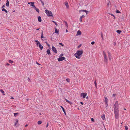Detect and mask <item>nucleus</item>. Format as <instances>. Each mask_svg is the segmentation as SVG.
I'll return each mask as SVG.
<instances>
[{"label":"nucleus","instance_id":"obj_40","mask_svg":"<svg viewBox=\"0 0 130 130\" xmlns=\"http://www.w3.org/2000/svg\"><path fill=\"white\" fill-rule=\"evenodd\" d=\"M94 84H95V86L96 88H97V83L96 82L95 80L94 82Z\"/></svg>","mask_w":130,"mask_h":130},{"label":"nucleus","instance_id":"obj_11","mask_svg":"<svg viewBox=\"0 0 130 130\" xmlns=\"http://www.w3.org/2000/svg\"><path fill=\"white\" fill-rule=\"evenodd\" d=\"M85 17V15H83L80 17L79 18V21L80 22H82V18H84Z\"/></svg>","mask_w":130,"mask_h":130},{"label":"nucleus","instance_id":"obj_16","mask_svg":"<svg viewBox=\"0 0 130 130\" xmlns=\"http://www.w3.org/2000/svg\"><path fill=\"white\" fill-rule=\"evenodd\" d=\"M35 42L37 43L36 44L37 45V46H38V44L40 43V42L37 40H35Z\"/></svg>","mask_w":130,"mask_h":130},{"label":"nucleus","instance_id":"obj_29","mask_svg":"<svg viewBox=\"0 0 130 130\" xmlns=\"http://www.w3.org/2000/svg\"><path fill=\"white\" fill-rule=\"evenodd\" d=\"M14 116L15 117H16L18 115V113H14Z\"/></svg>","mask_w":130,"mask_h":130},{"label":"nucleus","instance_id":"obj_19","mask_svg":"<svg viewBox=\"0 0 130 130\" xmlns=\"http://www.w3.org/2000/svg\"><path fill=\"white\" fill-rule=\"evenodd\" d=\"M61 108L62 109V111L65 114H66V111L64 110V108L62 106H61Z\"/></svg>","mask_w":130,"mask_h":130},{"label":"nucleus","instance_id":"obj_56","mask_svg":"<svg viewBox=\"0 0 130 130\" xmlns=\"http://www.w3.org/2000/svg\"><path fill=\"white\" fill-rule=\"evenodd\" d=\"M113 17L114 18V19H116V17H115V16Z\"/></svg>","mask_w":130,"mask_h":130},{"label":"nucleus","instance_id":"obj_25","mask_svg":"<svg viewBox=\"0 0 130 130\" xmlns=\"http://www.w3.org/2000/svg\"><path fill=\"white\" fill-rule=\"evenodd\" d=\"M105 102H108V99L106 97H105Z\"/></svg>","mask_w":130,"mask_h":130},{"label":"nucleus","instance_id":"obj_62","mask_svg":"<svg viewBox=\"0 0 130 130\" xmlns=\"http://www.w3.org/2000/svg\"><path fill=\"white\" fill-rule=\"evenodd\" d=\"M124 110H126V109H125V108H124Z\"/></svg>","mask_w":130,"mask_h":130},{"label":"nucleus","instance_id":"obj_57","mask_svg":"<svg viewBox=\"0 0 130 130\" xmlns=\"http://www.w3.org/2000/svg\"><path fill=\"white\" fill-rule=\"evenodd\" d=\"M63 54H61V55H61V56H63Z\"/></svg>","mask_w":130,"mask_h":130},{"label":"nucleus","instance_id":"obj_22","mask_svg":"<svg viewBox=\"0 0 130 130\" xmlns=\"http://www.w3.org/2000/svg\"><path fill=\"white\" fill-rule=\"evenodd\" d=\"M55 33H57L58 34H59V31L58 30H57V29H56Z\"/></svg>","mask_w":130,"mask_h":130},{"label":"nucleus","instance_id":"obj_7","mask_svg":"<svg viewBox=\"0 0 130 130\" xmlns=\"http://www.w3.org/2000/svg\"><path fill=\"white\" fill-rule=\"evenodd\" d=\"M107 53L108 54V56L109 57L110 60H111V55L110 52L109 51L107 52Z\"/></svg>","mask_w":130,"mask_h":130},{"label":"nucleus","instance_id":"obj_24","mask_svg":"<svg viewBox=\"0 0 130 130\" xmlns=\"http://www.w3.org/2000/svg\"><path fill=\"white\" fill-rule=\"evenodd\" d=\"M2 11H4L6 13H7L8 12L7 11L5 8H3L2 9Z\"/></svg>","mask_w":130,"mask_h":130},{"label":"nucleus","instance_id":"obj_18","mask_svg":"<svg viewBox=\"0 0 130 130\" xmlns=\"http://www.w3.org/2000/svg\"><path fill=\"white\" fill-rule=\"evenodd\" d=\"M65 100L67 102H68V103H69L70 104H71L72 103V102H71L70 101H69V100H67V99H65Z\"/></svg>","mask_w":130,"mask_h":130},{"label":"nucleus","instance_id":"obj_13","mask_svg":"<svg viewBox=\"0 0 130 130\" xmlns=\"http://www.w3.org/2000/svg\"><path fill=\"white\" fill-rule=\"evenodd\" d=\"M81 33H81V31H80L79 30L77 32V35L79 36L81 35Z\"/></svg>","mask_w":130,"mask_h":130},{"label":"nucleus","instance_id":"obj_5","mask_svg":"<svg viewBox=\"0 0 130 130\" xmlns=\"http://www.w3.org/2000/svg\"><path fill=\"white\" fill-rule=\"evenodd\" d=\"M52 49L53 52H54L55 53H57V51L56 50V48L53 46H52Z\"/></svg>","mask_w":130,"mask_h":130},{"label":"nucleus","instance_id":"obj_46","mask_svg":"<svg viewBox=\"0 0 130 130\" xmlns=\"http://www.w3.org/2000/svg\"><path fill=\"white\" fill-rule=\"evenodd\" d=\"M91 120L92 121L94 122V119L93 118H91Z\"/></svg>","mask_w":130,"mask_h":130},{"label":"nucleus","instance_id":"obj_52","mask_svg":"<svg viewBox=\"0 0 130 130\" xmlns=\"http://www.w3.org/2000/svg\"><path fill=\"white\" fill-rule=\"evenodd\" d=\"M111 15L112 16H113V17H114L115 16V15L113 14H111Z\"/></svg>","mask_w":130,"mask_h":130},{"label":"nucleus","instance_id":"obj_17","mask_svg":"<svg viewBox=\"0 0 130 130\" xmlns=\"http://www.w3.org/2000/svg\"><path fill=\"white\" fill-rule=\"evenodd\" d=\"M46 52L48 55L51 54V53L50 50L49 49H47V50Z\"/></svg>","mask_w":130,"mask_h":130},{"label":"nucleus","instance_id":"obj_39","mask_svg":"<svg viewBox=\"0 0 130 130\" xmlns=\"http://www.w3.org/2000/svg\"><path fill=\"white\" fill-rule=\"evenodd\" d=\"M45 43L49 47L50 46V45L47 42H45Z\"/></svg>","mask_w":130,"mask_h":130},{"label":"nucleus","instance_id":"obj_27","mask_svg":"<svg viewBox=\"0 0 130 130\" xmlns=\"http://www.w3.org/2000/svg\"><path fill=\"white\" fill-rule=\"evenodd\" d=\"M41 39L43 38H44V37H43V32L42 31L41 32Z\"/></svg>","mask_w":130,"mask_h":130},{"label":"nucleus","instance_id":"obj_26","mask_svg":"<svg viewBox=\"0 0 130 130\" xmlns=\"http://www.w3.org/2000/svg\"><path fill=\"white\" fill-rule=\"evenodd\" d=\"M35 9V10H36V11L37 12H38V13H39V10L38 8H36Z\"/></svg>","mask_w":130,"mask_h":130},{"label":"nucleus","instance_id":"obj_42","mask_svg":"<svg viewBox=\"0 0 130 130\" xmlns=\"http://www.w3.org/2000/svg\"><path fill=\"white\" fill-rule=\"evenodd\" d=\"M95 43V42L94 41H92L91 42V44H92V45H93V44L94 43Z\"/></svg>","mask_w":130,"mask_h":130},{"label":"nucleus","instance_id":"obj_28","mask_svg":"<svg viewBox=\"0 0 130 130\" xmlns=\"http://www.w3.org/2000/svg\"><path fill=\"white\" fill-rule=\"evenodd\" d=\"M64 22L65 25L67 27H68V23H67V22L66 21H64Z\"/></svg>","mask_w":130,"mask_h":130},{"label":"nucleus","instance_id":"obj_45","mask_svg":"<svg viewBox=\"0 0 130 130\" xmlns=\"http://www.w3.org/2000/svg\"><path fill=\"white\" fill-rule=\"evenodd\" d=\"M116 94H113L112 95V97H115L116 96Z\"/></svg>","mask_w":130,"mask_h":130},{"label":"nucleus","instance_id":"obj_44","mask_svg":"<svg viewBox=\"0 0 130 130\" xmlns=\"http://www.w3.org/2000/svg\"><path fill=\"white\" fill-rule=\"evenodd\" d=\"M48 124H48V122H47L46 124V128H47L48 127Z\"/></svg>","mask_w":130,"mask_h":130},{"label":"nucleus","instance_id":"obj_1","mask_svg":"<svg viewBox=\"0 0 130 130\" xmlns=\"http://www.w3.org/2000/svg\"><path fill=\"white\" fill-rule=\"evenodd\" d=\"M113 111L115 118L117 119L118 118L119 116V104L118 101L116 102L114 105Z\"/></svg>","mask_w":130,"mask_h":130},{"label":"nucleus","instance_id":"obj_14","mask_svg":"<svg viewBox=\"0 0 130 130\" xmlns=\"http://www.w3.org/2000/svg\"><path fill=\"white\" fill-rule=\"evenodd\" d=\"M64 4H65V5L66 6L67 8H68L69 7V5H68V4L67 2H65Z\"/></svg>","mask_w":130,"mask_h":130},{"label":"nucleus","instance_id":"obj_33","mask_svg":"<svg viewBox=\"0 0 130 130\" xmlns=\"http://www.w3.org/2000/svg\"><path fill=\"white\" fill-rule=\"evenodd\" d=\"M9 62L11 63H13V61L11 60H9Z\"/></svg>","mask_w":130,"mask_h":130},{"label":"nucleus","instance_id":"obj_3","mask_svg":"<svg viewBox=\"0 0 130 130\" xmlns=\"http://www.w3.org/2000/svg\"><path fill=\"white\" fill-rule=\"evenodd\" d=\"M45 12L46 14L47 15V16L48 17H50L52 15V12L50 11L46 10L45 11Z\"/></svg>","mask_w":130,"mask_h":130},{"label":"nucleus","instance_id":"obj_35","mask_svg":"<svg viewBox=\"0 0 130 130\" xmlns=\"http://www.w3.org/2000/svg\"><path fill=\"white\" fill-rule=\"evenodd\" d=\"M52 22H53L56 25V26H57L58 25L57 23L55 21H52Z\"/></svg>","mask_w":130,"mask_h":130},{"label":"nucleus","instance_id":"obj_54","mask_svg":"<svg viewBox=\"0 0 130 130\" xmlns=\"http://www.w3.org/2000/svg\"><path fill=\"white\" fill-rule=\"evenodd\" d=\"M36 63L37 64H38V65H40V64H39V63H38L37 62H36Z\"/></svg>","mask_w":130,"mask_h":130},{"label":"nucleus","instance_id":"obj_63","mask_svg":"<svg viewBox=\"0 0 130 130\" xmlns=\"http://www.w3.org/2000/svg\"><path fill=\"white\" fill-rule=\"evenodd\" d=\"M81 46V45H79L78 46V47H80Z\"/></svg>","mask_w":130,"mask_h":130},{"label":"nucleus","instance_id":"obj_15","mask_svg":"<svg viewBox=\"0 0 130 130\" xmlns=\"http://www.w3.org/2000/svg\"><path fill=\"white\" fill-rule=\"evenodd\" d=\"M38 20L39 22H41V17L40 16H39L38 17Z\"/></svg>","mask_w":130,"mask_h":130},{"label":"nucleus","instance_id":"obj_4","mask_svg":"<svg viewBox=\"0 0 130 130\" xmlns=\"http://www.w3.org/2000/svg\"><path fill=\"white\" fill-rule=\"evenodd\" d=\"M103 55L104 57V61L105 62L107 63L108 61V58L105 53L104 51L103 52Z\"/></svg>","mask_w":130,"mask_h":130},{"label":"nucleus","instance_id":"obj_53","mask_svg":"<svg viewBox=\"0 0 130 130\" xmlns=\"http://www.w3.org/2000/svg\"><path fill=\"white\" fill-rule=\"evenodd\" d=\"M6 65H7V66H9V65H10V64H9V63H7L6 64Z\"/></svg>","mask_w":130,"mask_h":130},{"label":"nucleus","instance_id":"obj_51","mask_svg":"<svg viewBox=\"0 0 130 130\" xmlns=\"http://www.w3.org/2000/svg\"><path fill=\"white\" fill-rule=\"evenodd\" d=\"M80 103L82 105L83 104V103L82 102H80Z\"/></svg>","mask_w":130,"mask_h":130},{"label":"nucleus","instance_id":"obj_21","mask_svg":"<svg viewBox=\"0 0 130 130\" xmlns=\"http://www.w3.org/2000/svg\"><path fill=\"white\" fill-rule=\"evenodd\" d=\"M116 32L118 34H120V33L122 32V31L121 30H117Z\"/></svg>","mask_w":130,"mask_h":130},{"label":"nucleus","instance_id":"obj_23","mask_svg":"<svg viewBox=\"0 0 130 130\" xmlns=\"http://www.w3.org/2000/svg\"><path fill=\"white\" fill-rule=\"evenodd\" d=\"M102 118L103 120H105V115H104L102 116Z\"/></svg>","mask_w":130,"mask_h":130},{"label":"nucleus","instance_id":"obj_47","mask_svg":"<svg viewBox=\"0 0 130 130\" xmlns=\"http://www.w3.org/2000/svg\"><path fill=\"white\" fill-rule=\"evenodd\" d=\"M33 8L35 9L36 8V7L35 6V5H34V6H32Z\"/></svg>","mask_w":130,"mask_h":130},{"label":"nucleus","instance_id":"obj_12","mask_svg":"<svg viewBox=\"0 0 130 130\" xmlns=\"http://www.w3.org/2000/svg\"><path fill=\"white\" fill-rule=\"evenodd\" d=\"M38 45L40 50H42L43 48V46H42L40 43Z\"/></svg>","mask_w":130,"mask_h":130},{"label":"nucleus","instance_id":"obj_38","mask_svg":"<svg viewBox=\"0 0 130 130\" xmlns=\"http://www.w3.org/2000/svg\"><path fill=\"white\" fill-rule=\"evenodd\" d=\"M116 13H120V11L119 10H116Z\"/></svg>","mask_w":130,"mask_h":130},{"label":"nucleus","instance_id":"obj_34","mask_svg":"<svg viewBox=\"0 0 130 130\" xmlns=\"http://www.w3.org/2000/svg\"><path fill=\"white\" fill-rule=\"evenodd\" d=\"M125 130H127L128 129V127L127 126H125Z\"/></svg>","mask_w":130,"mask_h":130},{"label":"nucleus","instance_id":"obj_32","mask_svg":"<svg viewBox=\"0 0 130 130\" xmlns=\"http://www.w3.org/2000/svg\"><path fill=\"white\" fill-rule=\"evenodd\" d=\"M37 123L38 124H40L42 123V122L41 121H39Z\"/></svg>","mask_w":130,"mask_h":130},{"label":"nucleus","instance_id":"obj_59","mask_svg":"<svg viewBox=\"0 0 130 130\" xmlns=\"http://www.w3.org/2000/svg\"><path fill=\"white\" fill-rule=\"evenodd\" d=\"M39 29V28H37L36 29V30H38Z\"/></svg>","mask_w":130,"mask_h":130},{"label":"nucleus","instance_id":"obj_10","mask_svg":"<svg viewBox=\"0 0 130 130\" xmlns=\"http://www.w3.org/2000/svg\"><path fill=\"white\" fill-rule=\"evenodd\" d=\"M82 11H83V12H85L87 14V13L89 12L88 11H87L86 10H81L79 11V12H80Z\"/></svg>","mask_w":130,"mask_h":130},{"label":"nucleus","instance_id":"obj_49","mask_svg":"<svg viewBox=\"0 0 130 130\" xmlns=\"http://www.w3.org/2000/svg\"><path fill=\"white\" fill-rule=\"evenodd\" d=\"M43 40H46V38L45 37H44V38H43Z\"/></svg>","mask_w":130,"mask_h":130},{"label":"nucleus","instance_id":"obj_6","mask_svg":"<svg viewBox=\"0 0 130 130\" xmlns=\"http://www.w3.org/2000/svg\"><path fill=\"white\" fill-rule=\"evenodd\" d=\"M65 58L64 57H61L58 58V61H61L63 60H65Z\"/></svg>","mask_w":130,"mask_h":130},{"label":"nucleus","instance_id":"obj_58","mask_svg":"<svg viewBox=\"0 0 130 130\" xmlns=\"http://www.w3.org/2000/svg\"><path fill=\"white\" fill-rule=\"evenodd\" d=\"M114 45H116V43H115V42H114Z\"/></svg>","mask_w":130,"mask_h":130},{"label":"nucleus","instance_id":"obj_48","mask_svg":"<svg viewBox=\"0 0 130 130\" xmlns=\"http://www.w3.org/2000/svg\"><path fill=\"white\" fill-rule=\"evenodd\" d=\"M41 3L42 4V5L43 6L44 5V2L43 1H41Z\"/></svg>","mask_w":130,"mask_h":130},{"label":"nucleus","instance_id":"obj_36","mask_svg":"<svg viewBox=\"0 0 130 130\" xmlns=\"http://www.w3.org/2000/svg\"><path fill=\"white\" fill-rule=\"evenodd\" d=\"M66 80L68 82H69L70 81V79L69 78H67L66 79Z\"/></svg>","mask_w":130,"mask_h":130},{"label":"nucleus","instance_id":"obj_43","mask_svg":"<svg viewBox=\"0 0 130 130\" xmlns=\"http://www.w3.org/2000/svg\"><path fill=\"white\" fill-rule=\"evenodd\" d=\"M59 44L61 45L62 46H63V44H62V43H59Z\"/></svg>","mask_w":130,"mask_h":130},{"label":"nucleus","instance_id":"obj_55","mask_svg":"<svg viewBox=\"0 0 130 130\" xmlns=\"http://www.w3.org/2000/svg\"><path fill=\"white\" fill-rule=\"evenodd\" d=\"M31 3V2H28V4H30Z\"/></svg>","mask_w":130,"mask_h":130},{"label":"nucleus","instance_id":"obj_61","mask_svg":"<svg viewBox=\"0 0 130 130\" xmlns=\"http://www.w3.org/2000/svg\"><path fill=\"white\" fill-rule=\"evenodd\" d=\"M68 32V30L67 29H66V32Z\"/></svg>","mask_w":130,"mask_h":130},{"label":"nucleus","instance_id":"obj_20","mask_svg":"<svg viewBox=\"0 0 130 130\" xmlns=\"http://www.w3.org/2000/svg\"><path fill=\"white\" fill-rule=\"evenodd\" d=\"M9 5V2L8 0H6V6L8 7Z\"/></svg>","mask_w":130,"mask_h":130},{"label":"nucleus","instance_id":"obj_64","mask_svg":"<svg viewBox=\"0 0 130 130\" xmlns=\"http://www.w3.org/2000/svg\"><path fill=\"white\" fill-rule=\"evenodd\" d=\"M107 5H108V6L109 5V3H108V4H107Z\"/></svg>","mask_w":130,"mask_h":130},{"label":"nucleus","instance_id":"obj_31","mask_svg":"<svg viewBox=\"0 0 130 130\" xmlns=\"http://www.w3.org/2000/svg\"><path fill=\"white\" fill-rule=\"evenodd\" d=\"M0 91L1 92V93H3V95H4L5 94H4V93H4V92L2 89H1Z\"/></svg>","mask_w":130,"mask_h":130},{"label":"nucleus","instance_id":"obj_41","mask_svg":"<svg viewBox=\"0 0 130 130\" xmlns=\"http://www.w3.org/2000/svg\"><path fill=\"white\" fill-rule=\"evenodd\" d=\"M101 37L102 38V40H103V34H102V33H101Z\"/></svg>","mask_w":130,"mask_h":130},{"label":"nucleus","instance_id":"obj_37","mask_svg":"<svg viewBox=\"0 0 130 130\" xmlns=\"http://www.w3.org/2000/svg\"><path fill=\"white\" fill-rule=\"evenodd\" d=\"M105 105H106V107L105 108H106L108 106V102H105Z\"/></svg>","mask_w":130,"mask_h":130},{"label":"nucleus","instance_id":"obj_9","mask_svg":"<svg viewBox=\"0 0 130 130\" xmlns=\"http://www.w3.org/2000/svg\"><path fill=\"white\" fill-rule=\"evenodd\" d=\"M16 122L15 123L14 125L16 126H18L19 125V124H18V120H16Z\"/></svg>","mask_w":130,"mask_h":130},{"label":"nucleus","instance_id":"obj_30","mask_svg":"<svg viewBox=\"0 0 130 130\" xmlns=\"http://www.w3.org/2000/svg\"><path fill=\"white\" fill-rule=\"evenodd\" d=\"M31 5H30L32 7V6H34V2H31Z\"/></svg>","mask_w":130,"mask_h":130},{"label":"nucleus","instance_id":"obj_2","mask_svg":"<svg viewBox=\"0 0 130 130\" xmlns=\"http://www.w3.org/2000/svg\"><path fill=\"white\" fill-rule=\"evenodd\" d=\"M83 53V52L82 51H77L76 53L75 54V57L78 59H80V56Z\"/></svg>","mask_w":130,"mask_h":130},{"label":"nucleus","instance_id":"obj_60","mask_svg":"<svg viewBox=\"0 0 130 130\" xmlns=\"http://www.w3.org/2000/svg\"><path fill=\"white\" fill-rule=\"evenodd\" d=\"M28 126V125H27V124H26V125H25V127H26V126Z\"/></svg>","mask_w":130,"mask_h":130},{"label":"nucleus","instance_id":"obj_8","mask_svg":"<svg viewBox=\"0 0 130 130\" xmlns=\"http://www.w3.org/2000/svg\"><path fill=\"white\" fill-rule=\"evenodd\" d=\"M87 95V93H82L81 94V96H83L84 98H85Z\"/></svg>","mask_w":130,"mask_h":130},{"label":"nucleus","instance_id":"obj_50","mask_svg":"<svg viewBox=\"0 0 130 130\" xmlns=\"http://www.w3.org/2000/svg\"><path fill=\"white\" fill-rule=\"evenodd\" d=\"M4 7H5V5H3L2 6V8H4Z\"/></svg>","mask_w":130,"mask_h":130}]
</instances>
